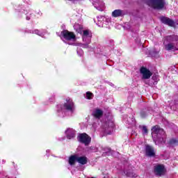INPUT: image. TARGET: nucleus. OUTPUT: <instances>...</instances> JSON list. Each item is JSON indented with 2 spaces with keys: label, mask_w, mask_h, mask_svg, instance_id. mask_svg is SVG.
<instances>
[{
  "label": "nucleus",
  "mask_w": 178,
  "mask_h": 178,
  "mask_svg": "<svg viewBox=\"0 0 178 178\" xmlns=\"http://www.w3.org/2000/svg\"><path fill=\"white\" fill-rule=\"evenodd\" d=\"M152 136L156 144H164L166 143V136H165V131L161 129L159 126H154L152 129Z\"/></svg>",
  "instance_id": "1"
},
{
  "label": "nucleus",
  "mask_w": 178,
  "mask_h": 178,
  "mask_svg": "<svg viewBox=\"0 0 178 178\" xmlns=\"http://www.w3.org/2000/svg\"><path fill=\"white\" fill-rule=\"evenodd\" d=\"M168 43L165 44L166 51H178V36H168L167 38Z\"/></svg>",
  "instance_id": "2"
},
{
  "label": "nucleus",
  "mask_w": 178,
  "mask_h": 178,
  "mask_svg": "<svg viewBox=\"0 0 178 178\" xmlns=\"http://www.w3.org/2000/svg\"><path fill=\"white\" fill-rule=\"evenodd\" d=\"M145 2L154 9H163L165 1L163 0H145Z\"/></svg>",
  "instance_id": "3"
},
{
  "label": "nucleus",
  "mask_w": 178,
  "mask_h": 178,
  "mask_svg": "<svg viewBox=\"0 0 178 178\" xmlns=\"http://www.w3.org/2000/svg\"><path fill=\"white\" fill-rule=\"evenodd\" d=\"M78 140L80 143L85 144V145H88V144L91 143V138L86 134H80L78 137Z\"/></svg>",
  "instance_id": "4"
},
{
  "label": "nucleus",
  "mask_w": 178,
  "mask_h": 178,
  "mask_svg": "<svg viewBox=\"0 0 178 178\" xmlns=\"http://www.w3.org/2000/svg\"><path fill=\"white\" fill-rule=\"evenodd\" d=\"M140 74H142V79H143L144 80H147L152 76V73L151 72V71L144 67H142L140 68Z\"/></svg>",
  "instance_id": "5"
},
{
  "label": "nucleus",
  "mask_w": 178,
  "mask_h": 178,
  "mask_svg": "<svg viewBox=\"0 0 178 178\" xmlns=\"http://www.w3.org/2000/svg\"><path fill=\"white\" fill-rule=\"evenodd\" d=\"M154 173L157 176H163L166 173V169L163 165H157L154 167Z\"/></svg>",
  "instance_id": "6"
},
{
  "label": "nucleus",
  "mask_w": 178,
  "mask_h": 178,
  "mask_svg": "<svg viewBox=\"0 0 178 178\" xmlns=\"http://www.w3.org/2000/svg\"><path fill=\"white\" fill-rule=\"evenodd\" d=\"M63 38L67 40V41H72V40H75L76 35L72 32L68 31H63L61 33Z\"/></svg>",
  "instance_id": "7"
},
{
  "label": "nucleus",
  "mask_w": 178,
  "mask_h": 178,
  "mask_svg": "<svg viewBox=\"0 0 178 178\" xmlns=\"http://www.w3.org/2000/svg\"><path fill=\"white\" fill-rule=\"evenodd\" d=\"M73 108H74V103L70 99L66 100V103L64 104V109L67 111H73Z\"/></svg>",
  "instance_id": "8"
},
{
  "label": "nucleus",
  "mask_w": 178,
  "mask_h": 178,
  "mask_svg": "<svg viewBox=\"0 0 178 178\" xmlns=\"http://www.w3.org/2000/svg\"><path fill=\"white\" fill-rule=\"evenodd\" d=\"M161 21L162 22V23H164V24H167L168 26H170L171 27H175V22H173V20L170 19L168 17H161Z\"/></svg>",
  "instance_id": "9"
},
{
  "label": "nucleus",
  "mask_w": 178,
  "mask_h": 178,
  "mask_svg": "<svg viewBox=\"0 0 178 178\" xmlns=\"http://www.w3.org/2000/svg\"><path fill=\"white\" fill-rule=\"evenodd\" d=\"M125 13L123 10L117 9L112 12L111 16L113 17H122V16H124Z\"/></svg>",
  "instance_id": "10"
},
{
  "label": "nucleus",
  "mask_w": 178,
  "mask_h": 178,
  "mask_svg": "<svg viewBox=\"0 0 178 178\" xmlns=\"http://www.w3.org/2000/svg\"><path fill=\"white\" fill-rule=\"evenodd\" d=\"M146 155L147 156H155V150L149 145L146 146Z\"/></svg>",
  "instance_id": "11"
},
{
  "label": "nucleus",
  "mask_w": 178,
  "mask_h": 178,
  "mask_svg": "<svg viewBox=\"0 0 178 178\" xmlns=\"http://www.w3.org/2000/svg\"><path fill=\"white\" fill-rule=\"evenodd\" d=\"M65 134H67V138L71 140V138H73L76 136V132L73 129L69 128L65 131Z\"/></svg>",
  "instance_id": "12"
},
{
  "label": "nucleus",
  "mask_w": 178,
  "mask_h": 178,
  "mask_svg": "<svg viewBox=\"0 0 178 178\" xmlns=\"http://www.w3.org/2000/svg\"><path fill=\"white\" fill-rule=\"evenodd\" d=\"M76 162L81 165H86L87 163V157L77 156Z\"/></svg>",
  "instance_id": "13"
},
{
  "label": "nucleus",
  "mask_w": 178,
  "mask_h": 178,
  "mask_svg": "<svg viewBox=\"0 0 178 178\" xmlns=\"http://www.w3.org/2000/svg\"><path fill=\"white\" fill-rule=\"evenodd\" d=\"M92 115L95 116V118H99L101 116H102V115H104V111L100 109H96L93 111Z\"/></svg>",
  "instance_id": "14"
},
{
  "label": "nucleus",
  "mask_w": 178,
  "mask_h": 178,
  "mask_svg": "<svg viewBox=\"0 0 178 178\" xmlns=\"http://www.w3.org/2000/svg\"><path fill=\"white\" fill-rule=\"evenodd\" d=\"M74 30L79 34H83V26L79 24H75L74 26Z\"/></svg>",
  "instance_id": "15"
},
{
  "label": "nucleus",
  "mask_w": 178,
  "mask_h": 178,
  "mask_svg": "<svg viewBox=\"0 0 178 178\" xmlns=\"http://www.w3.org/2000/svg\"><path fill=\"white\" fill-rule=\"evenodd\" d=\"M81 35L83 41H86V38H87V37H91V33H90V31L86 30L83 31V33L81 34Z\"/></svg>",
  "instance_id": "16"
},
{
  "label": "nucleus",
  "mask_w": 178,
  "mask_h": 178,
  "mask_svg": "<svg viewBox=\"0 0 178 178\" xmlns=\"http://www.w3.org/2000/svg\"><path fill=\"white\" fill-rule=\"evenodd\" d=\"M77 161V155L71 156L69 159L70 165H74V163Z\"/></svg>",
  "instance_id": "17"
},
{
  "label": "nucleus",
  "mask_w": 178,
  "mask_h": 178,
  "mask_svg": "<svg viewBox=\"0 0 178 178\" xmlns=\"http://www.w3.org/2000/svg\"><path fill=\"white\" fill-rule=\"evenodd\" d=\"M142 131H143V134H147L148 133V129H147V127L143 126Z\"/></svg>",
  "instance_id": "18"
},
{
  "label": "nucleus",
  "mask_w": 178,
  "mask_h": 178,
  "mask_svg": "<svg viewBox=\"0 0 178 178\" xmlns=\"http://www.w3.org/2000/svg\"><path fill=\"white\" fill-rule=\"evenodd\" d=\"M86 98L88 99H91V98H92V93H91L90 92H86Z\"/></svg>",
  "instance_id": "19"
},
{
  "label": "nucleus",
  "mask_w": 178,
  "mask_h": 178,
  "mask_svg": "<svg viewBox=\"0 0 178 178\" xmlns=\"http://www.w3.org/2000/svg\"><path fill=\"white\" fill-rule=\"evenodd\" d=\"M128 176H129V177H137V175H136V174H134L133 172L129 173V174H128Z\"/></svg>",
  "instance_id": "20"
},
{
  "label": "nucleus",
  "mask_w": 178,
  "mask_h": 178,
  "mask_svg": "<svg viewBox=\"0 0 178 178\" xmlns=\"http://www.w3.org/2000/svg\"><path fill=\"white\" fill-rule=\"evenodd\" d=\"M95 8L98 9V10H101V12H102V10H104V4L102 5V8H99L97 6V4H95Z\"/></svg>",
  "instance_id": "21"
},
{
  "label": "nucleus",
  "mask_w": 178,
  "mask_h": 178,
  "mask_svg": "<svg viewBox=\"0 0 178 178\" xmlns=\"http://www.w3.org/2000/svg\"><path fill=\"white\" fill-rule=\"evenodd\" d=\"M176 143H177V140H176L175 139H171L170 140V144H176Z\"/></svg>",
  "instance_id": "22"
},
{
  "label": "nucleus",
  "mask_w": 178,
  "mask_h": 178,
  "mask_svg": "<svg viewBox=\"0 0 178 178\" xmlns=\"http://www.w3.org/2000/svg\"><path fill=\"white\" fill-rule=\"evenodd\" d=\"M35 34H38V35H41V34H40V31L38 30H35Z\"/></svg>",
  "instance_id": "23"
},
{
  "label": "nucleus",
  "mask_w": 178,
  "mask_h": 178,
  "mask_svg": "<svg viewBox=\"0 0 178 178\" xmlns=\"http://www.w3.org/2000/svg\"><path fill=\"white\" fill-rule=\"evenodd\" d=\"M83 48H88V44H83Z\"/></svg>",
  "instance_id": "24"
},
{
  "label": "nucleus",
  "mask_w": 178,
  "mask_h": 178,
  "mask_svg": "<svg viewBox=\"0 0 178 178\" xmlns=\"http://www.w3.org/2000/svg\"><path fill=\"white\" fill-rule=\"evenodd\" d=\"M108 151L111 152V149H108Z\"/></svg>",
  "instance_id": "25"
}]
</instances>
